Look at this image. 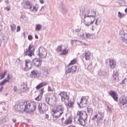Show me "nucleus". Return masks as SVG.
<instances>
[{"mask_svg": "<svg viewBox=\"0 0 127 127\" xmlns=\"http://www.w3.org/2000/svg\"><path fill=\"white\" fill-rule=\"evenodd\" d=\"M12 120L13 122L15 123L16 121V119L13 118L12 119Z\"/></svg>", "mask_w": 127, "mask_h": 127, "instance_id": "nucleus-55", "label": "nucleus"}, {"mask_svg": "<svg viewBox=\"0 0 127 127\" xmlns=\"http://www.w3.org/2000/svg\"><path fill=\"white\" fill-rule=\"evenodd\" d=\"M85 34L84 33L81 34L80 35V37H81L83 39H84L86 38V36H85Z\"/></svg>", "mask_w": 127, "mask_h": 127, "instance_id": "nucleus-44", "label": "nucleus"}, {"mask_svg": "<svg viewBox=\"0 0 127 127\" xmlns=\"http://www.w3.org/2000/svg\"><path fill=\"white\" fill-rule=\"evenodd\" d=\"M68 52V50H67L66 48H65L63 50L62 52L60 54L61 55H65Z\"/></svg>", "mask_w": 127, "mask_h": 127, "instance_id": "nucleus-34", "label": "nucleus"}, {"mask_svg": "<svg viewBox=\"0 0 127 127\" xmlns=\"http://www.w3.org/2000/svg\"><path fill=\"white\" fill-rule=\"evenodd\" d=\"M98 117L97 118V121L98 122H100L103 120V118L104 116V114L102 113H99L98 114Z\"/></svg>", "mask_w": 127, "mask_h": 127, "instance_id": "nucleus-22", "label": "nucleus"}, {"mask_svg": "<svg viewBox=\"0 0 127 127\" xmlns=\"http://www.w3.org/2000/svg\"><path fill=\"white\" fill-rule=\"evenodd\" d=\"M60 116H59V115H53V117L56 118H58L59 117H60Z\"/></svg>", "mask_w": 127, "mask_h": 127, "instance_id": "nucleus-54", "label": "nucleus"}, {"mask_svg": "<svg viewBox=\"0 0 127 127\" xmlns=\"http://www.w3.org/2000/svg\"><path fill=\"white\" fill-rule=\"evenodd\" d=\"M90 52H88L85 53V59L87 61H89L90 58Z\"/></svg>", "mask_w": 127, "mask_h": 127, "instance_id": "nucleus-29", "label": "nucleus"}, {"mask_svg": "<svg viewBox=\"0 0 127 127\" xmlns=\"http://www.w3.org/2000/svg\"><path fill=\"white\" fill-rule=\"evenodd\" d=\"M21 89H25V90L23 91L24 92L26 93L29 90V89L28 88H25L24 87H22V86Z\"/></svg>", "mask_w": 127, "mask_h": 127, "instance_id": "nucleus-41", "label": "nucleus"}, {"mask_svg": "<svg viewBox=\"0 0 127 127\" xmlns=\"http://www.w3.org/2000/svg\"><path fill=\"white\" fill-rule=\"evenodd\" d=\"M24 8L26 9H31L32 7V3L28 0L26 1L24 3Z\"/></svg>", "mask_w": 127, "mask_h": 127, "instance_id": "nucleus-14", "label": "nucleus"}, {"mask_svg": "<svg viewBox=\"0 0 127 127\" xmlns=\"http://www.w3.org/2000/svg\"><path fill=\"white\" fill-rule=\"evenodd\" d=\"M48 90L49 91H52V90L51 88L49 86L48 87Z\"/></svg>", "mask_w": 127, "mask_h": 127, "instance_id": "nucleus-59", "label": "nucleus"}, {"mask_svg": "<svg viewBox=\"0 0 127 127\" xmlns=\"http://www.w3.org/2000/svg\"><path fill=\"white\" fill-rule=\"evenodd\" d=\"M39 92H40L39 95L35 98V99L36 100L39 101L40 100V98H39V96H41L43 94V93L44 92V88L41 89L39 91Z\"/></svg>", "mask_w": 127, "mask_h": 127, "instance_id": "nucleus-25", "label": "nucleus"}, {"mask_svg": "<svg viewBox=\"0 0 127 127\" xmlns=\"http://www.w3.org/2000/svg\"><path fill=\"white\" fill-rule=\"evenodd\" d=\"M28 38L29 40H31L32 39V37L31 35H29L28 37Z\"/></svg>", "mask_w": 127, "mask_h": 127, "instance_id": "nucleus-46", "label": "nucleus"}, {"mask_svg": "<svg viewBox=\"0 0 127 127\" xmlns=\"http://www.w3.org/2000/svg\"><path fill=\"white\" fill-rule=\"evenodd\" d=\"M27 105V109L26 112H32L34 111L36 108V103L34 102H32L30 103L26 102Z\"/></svg>", "mask_w": 127, "mask_h": 127, "instance_id": "nucleus-6", "label": "nucleus"}, {"mask_svg": "<svg viewBox=\"0 0 127 127\" xmlns=\"http://www.w3.org/2000/svg\"><path fill=\"white\" fill-rule=\"evenodd\" d=\"M17 90V87L16 86H14L13 88V90L15 92H16Z\"/></svg>", "mask_w": 127, "mask_h": 127, "instance_id": "nucleus-51", "label": "nucleus"}, {"mask_svg": "<svg viewBox=\"0 0 127 127\" xmlns=\"http://www.w3.org/2000/svg\"><path fill=\"white\" fill-rule=\"evenodd\" d=\"M26 68L25 69V70L31 69L32 68V64L31 61L29 60H25Z\"/></svg>", "mask_w": 127, "mask_h": 127, "instance_id": "nucleus-17", "label": "nucleus"}, {"mask_svg": "<svg viewBox=\"0 0 127 127\" xmlns=\"http://www.w3.org/2000/svg\"><path fill=\"white\" fill-rule=\"evenodd\" d=\"M7 72V71L6 70H5L4 71L3 73H2V74H3L4 75H5Z\"/></svg>", "mask_w": 127, "mask_h": 127, "instance_id": "nucleus-60", "label": "nucleus"}, {"mask_svg": "<svg viewBox=\"0 0 127 127\" xmlns=\"http://www.w3.org/2000/svg\"><path fill=\"white\" fill-rule=\"evenodd\" d=\"M49 117V116L48 114H46L45 116V118L48 119Z\"/></svg>", "mask_w": 127, "mask_h": 127, "instance_id": "nucleus-63", "label": "nucleus"}, {"mask_svg": "<svg viewBox=\"0 0 127 127\" xmlns=\"http://www.w3.org/2000/svg\"><path fill=\"white\" fill-rule=\"evenodd\" d=\"M52 110L54 114L59 112V116H61L63 113L64 109L63 105L61 104L57 105L56 107V109H52Z\"/></svg>", "mask_w": 127, "mask_h": 127, "instance_id": "nucleus-3", "label": "nucleus"}, {"mask_svg": "<svg viewBox=\"0 0 127 127\" xmlns=\"http://www.w3.org/2000/svg\"><path fill=\"white\" fill-rule=\"evenodd\" d=\"M120 4H121L123 6L124 5L122 4H122H125V1L124 0H121V2H119Z\"/></svg>", "mask_w": 127, "mask_h": 127, "instance_id": "nucleus-49", "label": "nucleus"}, {"mask_svg": "<svg viewBox=\"0 0 127 127\" xmlns=\"http://www.w3.org/2000/svg\"><path fill=\"white\" fill-rule=\"evenodd\" d=\"M109 64L110 68L113 69L115 68L116 65V62L113 60L110 59L109 61Z\"/></svg>", "mask_w": 127, "mask_h": 127, "instance_id": "nucleus-19", "label": "nucleus"}, {"mask_svg": "<svg viewBox=\"0 0 127 127\" xmlns=\"http://www.w3.org/2000/svg\"><path fill=\"white\" fill-rule=\"evenodd\" d=\"M68 101V103L67 104V106L69 107H71L73 106V104L74 102L72 101H69V100Z\"/></svg>", "mask_w": 127, "mask_h": 127, "instance_id": "nucleus-35", "label": "nucleus"}, {"mask_svg": "<svg viewBox=\"0 0 127 127\" xmlns=\"http://www.w3.org/2000/svg\"><path fill=\"white\" fill-rule=\"evenodd\" d=\"M76 63V59H74L71 61L70 63H69L68 65V66H69L71 64H75Z\"/></svg>", "mask_w": 127, "mask_h": 127, "instance_id": "nucleus-38", "label": "nucleus"}, {"mask_svg": "<svg viewBox=\"0 0 127 127\" xmlns=\"http://www.w3.org/2000/svg\"><path fill=\"white\" fill-rule=\"evenodd\" d=\"M75 31L77 32H79L80 31V29H78L75 30Z\"/></svg>", "mask_w": 127, "mask_h": 127, "instance_id": "nucleus-57", "label": "nucleus"}, {"mask_svg": "<svg viewBox=\"0 0 127 127\" xmlns=\"http://www.w3.org/2000/svg\"><path fill=\"white\" fill-rule=\"evenodd\" d=\"M16 26L14 24H12L11 25V30L12 31H14L16 29Z\"/></svg>", "mask_w": 127, "mask_h": 127, "instance_id": "nucleus-39", "label": "nucleus"}, {"mask_svg": "<svg viewBox=\"0 0 127 127\" xmlns=\"http://www.w3.org/2000/svg\"><path fill=\"white\" fill-rule=\"evenodd\" d=\"M69 127H76L75 126L73 125H70L69 126Z\"/></svg>", "mask_w": 127, "mask_h": 127, "instance_id": "nucleus-64", "label": "nucleus"}, {"mask_svg": "<svg viewBox=\"0 0 127 127\" xmlns=\"http://www.w3.org/2000/svg\"><path fill=\"white\" fill-rule=\"evenodd\" d=\"M48 84V82L45 81H43L38 84L36 87L37 90H38L40 88L44 86L47 85Z\"/></svg>", "mask_w": 127, "mask_h": 127, "instance_id": "nucleus-21", "label": "nucleus"}, {"mask_svg": "<svg viewBox=\"0 0 127 127\" xmlns=\"http://www.w3.org/2000/svg\"><path fill=\"white\" fill-rule=\"evenodd\" d=\"M62 45H60L58 46L56 50L57 51H59L62 52V49L61 48L62 47Z\"/></svg>", "mask_w": 127, "mask_h": 127, "instance_id": "nucleus-37", "label": "nucleus"}, {"mask_svg": "<svg viewBox=\"0 0 127 127\" xmlns=\"http://www.w3.org/2000/svg\"><path fill=\"white\" fill-rule=\"evenodd\" d=\"M26 51L24 52V55L31 57L33 54L35 49L33 46L30 44L29 45L28 48L26 49Z\"/></svg>", "mask_w": 127, "mask_h": 127, "instance_id": "nucleus-5", "label": "nucleus"}, {"mask_svg": "<svg viewBox=\"0 0 127 127\" xmlns=\"http://www.w3.org/2000/svg\"><path fill=\"white\" fill-rule=\"evenodd\" d=\"M3 81L5 83V82H10V81L9 80H8L7 79H6L3 80Z\"/></svg>", "mask_w": 127, "mask_h": 127, "instance_id": "nucleus-52", "label": "nucleus"}, {"mask_svg": "<svg viewBox=\"0 0 127 127\" xmlns=\"http://www.w3.org/2000/svg\"><path fill=\"white\" fill-rule=\"evenodd\" d=\"M4 76L5 75L2 73H1L0 74V79H1L2 78H3L4 77Z\"/></svg>", "mask_w": 127, "mask_h": 127, "instance_id": "nucleus-47", "label": "nucleus"}, {"mask_svg": "<svg viewBox=\"0 0 127 127\" xmlns=\"http://www.w3.org/2000/svg\"><path fill=\"white\" fill-rule=\"evenodd\" d=\"M20 103H23V104L22 106H20V108L21 110V111H24L26 112L27 109V105L26 102H20Z\"/></svg>", "mask_w": 127, "mask_h": 127, "instance_id": "nucleus-18", "label": "nucleus"}, {"mask_svg": "<svg viewBox=\"0 0 127 127\" xmlns=\"http://www.w3.org/2000/svg\"><path fill=\"white\" fill-rule=\"evenodd\" d=\"M77 117L78 118V121L79 124L84 127L86 122L88 115L86 112L85 111H78L77 114Z\"/></svg>", "mask_w": 127, "mask_h": 127, "instance_id": "nucleus-1", "label": "nucleus"}, {"mask_svg": "<svg viewBox=\"0 0 127 127\" xmlns=\"http://www.w3.org/2000/svg\"><path fill=\"white\" fill-rule=\"evenodd\" d=\"M38 109L40 112H44L46 110V106L44 103H39L38 106Z\"/></svg>", "mask_w": 127, "mask_h": 127, "instance_id": "nucleus-15", "label": "nucleus"}, {"mask_svg": "<svg viewBox=\"0 0 127 127\" xmlns=\"http://www.w3.org/2000/svg\"><path fill=\"white\" fill-rule=\"evenodd\" d=\"M90 10L89 9H85L84 11L83 12V15H84V19L85 20V19H86V20L89 21V19H90Z\"/></svg>", "mask_w": 127, "mask_h": 127, "instance_id": "nucleus-12", "label": "nucleus"}, {"mask_svg": "<svg viewBox=\"0 0 127 127\" xmlns=\"http://www.w3.org/2000/svg\"><path fill=\"white\" fill-rule=\"evenodd\" d=\"M41 72V74L45 77H46L48 74V70L46 68H42Z\"/></svg>", "mask_w": 127, "mask_h": 127, "instance_id": "nucleus-23", "label": "nucleus"}, {"mask_svg": "<svg viewBox=\"0 0 127 127\" xmlns=\"http://www.w3.org/2000/svg\"><path fill=\"white\" fill-rule=\"evenodd\" d=\"M41 61L39 58H35L33 60V63L35 65L36 67H38L41 65Z\"/></svg>", "mask_w": 127, "mask_h": 127, "instance_id": "nucleus-16", "label": "nucleus"}, {"mask_svg": "<svg viewBox=\"0 0 127 127\" xmlns=\"http://www.w3.org/2000/svg\"><path fill=\"white\" fill-rule=\"evenodd\" d=\"M98 116V114H96L95 115H94V117L92 118V120L94 121L95 120L96 118L97 119V118L98 117H97Z\"/></svg>", "mask_w": 127, "mask_h": 127, "instance_id": "nucleus-42", "label": "nucleus"}, {"mask_svg": "<svg viewBox=\"0 0 127 127\" xmlns=\"http://www.w3.org/2000/svg\"><path fill=\"white\" fill-rule=\"evenodd\" d=\"M96 12L93 10H91L90 14V19L89 21H86L85 20H84V23L85 25L87 26H88L92 24L95 21V17L96 15Z\"/></svg>", "mask_w": 127, "mask_h": 127, "instance_id": "nucleus-2", "label": "nucleus"}, {"mask_svg": "<svg viewBox=\"0 0 127 127\" xmlns=\"http://www.w3.org/2000/svg\"><path fill=\"white\" fill-rule=\"evenodd\" d=\"M39 1L41 4H43L44 3V1L43 0H39Z\"/></svg>", "mask_w": 127, "mask_h": 127, "instance_id": "nucleus-62", "label": "nucleus"}, {"mask_svg": "<svg viewBox=\"0 0 127 127\" xmlns=\"http://www.w3.org/2000/svg\"><path fill=\"white\" fill-rule=\"evenodd\" d=\"M126 16V14L124 13H122L119 11L118 12L117 16L120 18H122Z\"/></svg>", "mask_w": 127, "mask_h": 127, "instance_id": "nucleus-31", "label": "nucleus"}, {"mask_svg": "<svg viewBox=\"0 0 127 127\" xmlns=\"http://www.w3.org/2000/svg\"><path fill=\"white\" fill-rule=\"evenodd\" d=\"M118 72L117 71L114 72L113 75V78L114 80H116L118 78Z\"/></svg>", "mask_w": 127, "mask_h": 127, "instance_id": "nucleus-27", "label": "nucleus"}, {"mask_svg": "<svg viewBox=\"0 0 127 127\" xmlns=\"http://www.w3.org/2000/svg\"><path fill=\"white\" fill-rule=\"evenodd\" d=\"M42 28V26L39 24L36 25V27L35 28V30L37 31H39Z\"/></svg>", "mask_w": 127, "mask_h": 127, "instance_id": "nucleus-33", "label": "nucleus"}, {"mask_svg": "<svg viewBox=\"0 0 127 127\" xmlns=\"http://www.w3.org/2000/svg\"><path fill=\"white\" fill-rule=\"evenodd\" d=\"M4 9H6L7 11H9L10 10V8L9 7H6L4 8Z\"/></svg>", "mask_w": 127, "mask_h": 127, "instance_id": "nucleus-61", "label": "nucleus"}, {"mask_svg": "<svg viewBox=\"0 0 127 127\" xmlns=\"http://www.w3.org/2000/svg\"><path fill=\"white\" fill-rule=\"evenodd\" d=\"M50 99V98L48 97H46L45 98V101L48 104H49V102Z\"/></svg>", "mask_w": 127, "mask_h": 127, "instance_id": "nucleus-40", "label": "nucleus"}, {"mask_svg": "<svg viewBox=\"0 0 127 127\" xmlns=\"http://www.w3.org/2000/svg\"><path fill=\"white\" fill-rule=\"evenodd\" d=\"M87 112L91 114H92L93 113V110L90 107H87Z\"/></svg>", "mask_w": 127, "mask_h": 127, "instance_id": "nucleus-36", "label": "nucleus"}, {"mask_svg": "<svg viewBox=\"0 0 127 127\" xmlns=\"http://www.w3.org/2000/svg\"><path fill=\"white\" fill-rule=\"evenodd\" d=\"M86 38L89 39H93L95 38L94 35L93 34H91L89 33H85Z\"/></svg>", "mask_w": 127, "mask_h": 127, "instance_id": "nucleus-24", "label": "nucleus"}, {"mask_svg": "<svg viewBox=\"0 0 127 127\" xmlns=\"http://www.w3.org/2000/svg\"><path fill=\"white\" fill-rule=\"evenodd\" d=\"M84 64L86 67L87 66V68L88 70L91 69L92 67V62L90 61H87Z\"/></svg>", "mask_w": 127, "mask_h": 127, "instance_id": "nucleus-20", "label": "nucleus"}, {"mask_svg": "<svg viewBox=\"0 0 127 127\" xmlns=\"http://www.w3.org/2000/svg\"><path fill=\"white\" fill-rule=\"evenodd\" d=\"M7 80H9L10 79V76L9 74H8L7 77Z\"/></svg>", "mask_w": 127, "mask_h": 127, "instance_id": "nucleus-58", "label": "nucleus"}, {"mask_svg": "<svg viewBox=\"0 0 127 127\" xmlns=\"http://www.w3.org/2000/svg\"><path fill=\"white\" fill-rule=\"evenodd\" d=\"M59 95L61 96V100L62 102L65 101V100L67 101L69 100V96L65 92H61L59 94Z\"/></svg>", "mask_w": 127, "mask_h": 127, "instance_id": "nucleus-8", "label": "nucleus"}, {"mask_svg": "<svg viewBox=\"0 0 127 127\" xmlns=\"http://www.w3.org/2000/svg\"><path fill=\"white\" fill-rule=\"evenodd\" d=\"M23 103H19L18 105H17V106H15V110L17 111L21 112V110L20 108V106H22L23 104Z\"/></svg>", "mask_w": 127, "mask_h": 127, "instance_id": "nucleus-26", "label": "nucleus"}, {"mask_svg": "<svg viewBox=\"0 0 127 127\" xmlns=\"http://www.w3.org/2000/svg\"><path fill=\"white\" fill-rule=\"evenodd\" d=\"M37 11V9L35 6H33V8L32 11L33 12H36Z\"/></svg>", "mask_w": 127, "mask_h": 127, "instance_id": "nucleus-43", "label": "nucleus"}, {"mask_svg": "<svg viewBox=\"0 0 127 127\" xmlns=\"http://www.w3.org/2000/svg\"><path fill=\"white\" fill-rule=\"evenodd\" d=\"M20 28L19 26H18L17 27V31L18 32L20 31Z\"/></svg>", "mask_w": 127, "mask_h": 127, "instance_id": "nucleus-50", "label": "nucleus"}, {"mask_svg": "<svg viewBox=\"0 0 127 127\" xmlns=\"http://www.w3.org/2000/svg\"><path fill=\"white\" fill-rule=\"evenodd\" d=\"M61 9L62 12L64 14H66L67 12V9L64 6H62L61 7Z\"/></svg>", "mask_w": 127, "mask_h": 127, "instance_id": "nucleus-32", "label": "nucleus"}, {"mask_svg": "<svg viewBox=\"0 0 127 127\" xmlns=\"http://www.w3.org/2000/svg\"><path fill=\"white\" fill-rule=\"evenodd\" d=\"M87 102V100L86 98L85 97L82 96L81 98L80 103H78L79 106L82 108L86 106Z\"/></svg>", "mask_w": 127, "mask_h": 127, "instance_id": "nucleus-11", "label": "nucleus"}, {"mask_svg": "<svg viewBox=\"0 0 127 127\" xmlns=\"http://www.w3.org/2000/svg\"><path fill=\"white\" fill-rule=\"evenodd\" d=\"M72 122V119L70 117H69L68 119L65 120L64 124L67 125L68 124H70Z\"/></svg>", "mask_w": 127, "mask_h": 127, "instance_id": "nucleus-28", "label": "nucleus"}, {"mask_svg": "<svg viewBox=\"0 0 127 127\" xmlns=\"http://www.w3.org/2000/svg\"><path fill=\"white\" fill-rule=\"evenodd\" d=\"M107 111L110 113H111L112 111L111 108L109 107L108 106H107Z\"/></svg>", "mask_w": 127, "mask_h": 127, "instance_id": "nucleus-45", "label": "nucleus"}, {"mask_svg": "<svg viewBox=\"0 0 127 127\" xmlns=\"http://www.w3.org/2000/svg\"><path fill=\"white\" fill-rule=\"evenodd\" d=\"M41 75V73L37 70H33L31 72V77L33 78H37Z\"/></svg>", "mask_w": 127, "mask_h": 127, "instance_id": "nucleus-10", "label": "nucleus"}, {"mask_svg": "<svg viewBox=\"0 0 127 127\" xmlns=\"http://www.w3.org/2000/svg\"><path fill=\"white\" fill-rule=\"evenodd\" d=\"M127 104V97L125 96H121L119 99L118 104L120 107H122Z\"/></svg>", "mask_w": 127, "mask_h": 127, "instance_id": "nucleus-7", "label": "nucleus"}, {"mask_svg": "<svg viewBox=\"0 0 127 127\" xmlns=\"http://www.w3.org/2000/svg\"><path fill=\"white\" fill-rule=\"evenodd\" d=\"M98 74L100 76L102 75L104 76H106L107 74L106 72V71L101 70H99L98 72Z\"/></svg>", "mask_w": 127, "mask_h": 127, "instance_id": "nucleus-30", "label": "nucleus"}, {"mask_svg": "<svg viewBox=\"0 0 127 127\" xmlns=\"http://www.w3.org/2000/svg\"><path fill=\"white\" fill-rule=\"evenodd\" d=\"M109 94L112 97L115 101H118V95L115 92L112 91H110L109 93Z\"/></svg>", "mask_w": 127, "mask_h": 127, "instance_id": "nucleus-13", "label": "nucleus"}, {"mask_svg": "<svg viewBox=\"0 0 127 127\" xmlns=\"http://www.w3.org/2000/svg\"><path fill=\"white\" fill-rule=\"evenodd\" d=\"M25 16L24 15H22L21 16L20 18L22 19H23L25 18Z\"/></svg>", "mask_w": 127, "mask_h": 127, "instance_id": "nucleus-56", "label": "nucleus"}, {"mask_svg": "<svg viewBox=\"0 0 127 127\" xmlns=\"http://www.w3.org/2000/svg\"><path fill=\"white\" fill-rule=\"evenodd\" d=\"M98 19V18H97V19L95 20V24L97 26L100 23H97V20Z\"/></svg>", "mask_w": 127, "mask_h": 127, "instance_id": "nucleus-48", "label": "nucleus"}, {"mask_svg": "<svg viewBox=\"0 0 127 127\" xmlns=\"http://www.w3.org/2000/svg\"><path fill=\"white\" fill-rule=\"evenodd\" d=\"M77 66L76 65L73 66L71 67L66 68L65 74L67 75L69 73H73L76 71Z\"/></svg>", "mask_w": 127, "mask_h": 127, "instance_id": "nucleus-9", "label": "nucleus"}, {"mask_svg": "<svg viewBox=\"0 0 127 127\" xmlns=\"http://www.w3.org/2000/svg\"><path fill=\"white\" fill-rule=\"evenodd\" d=\"M37 55L41 58H44L46 56L47 53L45 49L43 47H40L37 52Z\"/></svg>", "mask_w": 127, "mask_h": 127, "instance_id": "nucleus-4", "label": "nucleus"}, {"mask_svg": "<svg viewBox=\"0 0 127 127\" xmlns=\"http://www.w3.org/2000/svg\"><path fill=\"white\" fill-rule=\"evenodd\" d=\"M5 83L3 81V80L2 82L0 83V86L2 85H4V84Z\"/></svg>", "mask_w": 127, "mask_h": 127, "instance_id": "nucleus-53", "label": "nucleus"}]
</instances>
